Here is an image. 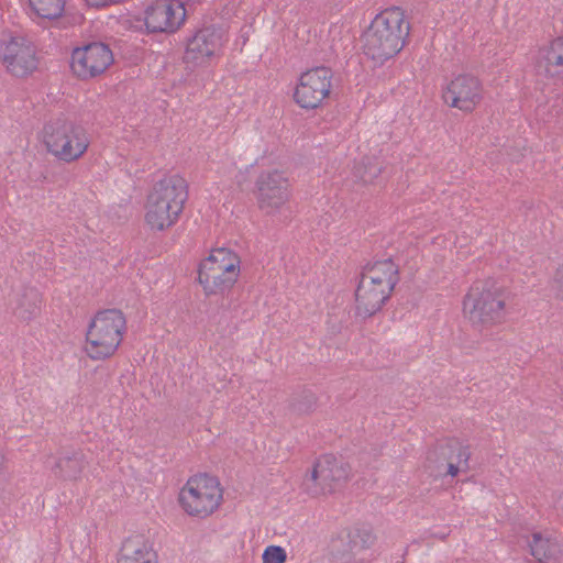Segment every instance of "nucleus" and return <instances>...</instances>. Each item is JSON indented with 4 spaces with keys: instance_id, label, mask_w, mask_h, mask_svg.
<instances>
[{
    "instance_id": "nucleus-18",
    "label": "nucleus",
    "mask_w": 563,
    "mask_h": 563,
    "mask_svg": "<svg viewBox=\"0 0 563 563\" xmlns=\"http://www.w3.org/2000/svg\"><path fill=\"white\" fill-rule=\"evenodd\" d=\"M86 466L84 453L80 450L62 449L51 466L52 473L64 481H76Z\"/></svg>"
},
{
    "instance_id": "nucleus-2",
    "label": "nucleus",
    "mask_w": 563,
    "mask_h": 563,
    "mask_svg": "<svg viewBox=\"0 0 563 563\" xmlns=\"http://www.w3.org/2000/svg\"><path fill=\"white\" fill-rule=\"evenodd\" d=\"M409 35V23L399 8H389L378 13L363 35L364 54L378 64L394 57L405 45Z\"/></svg>"
},
{
    "instance_id": "nucleus-25",
    "label": "nucleus",
    "mask_w": 563,
    "mask_h": 563,
    "mask_svg": "<svg viewBox=\"0 0 563 563\" xmlns=\"http://www.w3.org/2000/svg\"><path fill=\"white\" fill-rule=\"evenodd\" d=\"M317 407V397L311 390H300L294 393L289 398V411L297 416L309 415L314 411Z\"/></svg>"
},
{
    "instance_id": "nucleus-1",
    "label": "nucleus",
    "mask_w": 563,
    "mask_h": 563,
    "mask_svg": "<svg viewBox=\"0 0 563 563\" xmlns=\"http://www.w3.org/2000/svg\"><path fill=\"white\" fill-rule=\"evenodd\" d=\"M188 200V184L178 174L156 181L150 190L145 205V222L156 231L172 228L179 220Z\"/></svg>"
},
{
    "instance_id": "nucleus-32",
    "label": "nucleus",
    "mask_w": 563,
    "mask_h": 563,
    "mask_svg": "<svg viewBox=\"0 0 563 563\" xmlns=\"http://www.w3.org/2000/svg\"><path fill=\"white\" fill-rule=\"evenodd\" d=\"M427 462L428 467L431 468L432 474L434 473L435 475H442V468L446 465V462L443 461V457L438 455L433 457V461H429L427 459Z\"/></svg>"
},
{
    "instance_id": "nucleus-29",
    "label": "nucleus",
    "mask_w": 563,
    "mask_h": 563,
    "mask_svg": "<svg viewBox=\"0 0 563 563\" xmlns=\"http://www.w3.org/2000/svg\"><path fill=\"white\" fill-rule=\"evenodd\" d=\"M263 563H285L287 559L286 551L278 545H269L264 550Z\"/></svg>"
},
{
    "instance_id": "nucleus-22",
    "label": "nucleus",
    "mask_w": 563,
    "mask_h": 563,
    "mask_svg": "<svg viewBox=\"0 0 563 563\" xmlns=\"http://www.w3.org/2000/svg\"><path fill=\"white\" fill-rule=\"evenodd\" d=\"M531 554L541 563H556L561 554V548L555 540L543 538L541 533L532 534L529 543Z\"/></svg>"
},
{
    "instance_id": "nucleus-16",
    "label": "nucleus",
    "mask_w": 563,
    "mask_h": 563,
    "mask_svg": "<svg viewBox=\"0 0 563 563\" xmlns=\"http://www.w3.org/2000/svg\"><path fill=\"white\" fill-rule=\"evenodd\" d=\"M391 292V290L361 277L355 290L356 314L362 318L374 316L388 301Z\"/></svg>"
},
{
    "instance_id": "nucleus-21",
    "label": "nucleus",
    "mask_w": 563,
    "mask_h": 563,
    "mask_svg": "<svg viewBox=\"0 0 563 563\" xmlns=\"http://www.w3.org/2000/svg\"><path fill=\"white\" fill-rule=\"evenodd\" d=\"M537 63L539 70L547 76L563 78V36L540 48Z\"/></svg>"
},
{
    "instance_id": "nucleus-14",
    "label": "nucleus",
    "mask_w": 563,
    "mask_h": 563,
    "mask_svg": "<svg viewBox=\"0 0 563 563\" xmlns=\"http://www.w3.org/2000/svg\"><path fill=\"white\" fill-rule=\"evenodd\" d=\"M289 180L282 172H264L256 180L258 207L271 213L284 206L289 197Z\"/></svg>"
},
{
    "instance_id": "nucleus-19",
    "label": "nucleus",
    "mask_w": 563,
    "mask_h": 563,
    "mask_svg": "<svg viewBox=\"0 0 563 563\" xmlns=\"http://www.w3.org/2000/svg\"><path fill=\"white\" fill-rule=\"evenodd\" d=\"M361 277L377 286L383 288L385 287L386 289L394 291L395 286L400 279L399 267L391 258L376 261L373 264H367L363 268Z\"/></svg>"
},
{
    "instance_id": "nucleus-7",
    "label": "nucleus",
    "mask_w": 563,
    "mask_h": 563,
    "mask_svg": "<svg viewBox=\"0 0 563 563\" xmlns=\"http://www.w3.org/2000/svg\"><path fill=\"white\" fill-rule=\"evenodd\" d=\"M350 471L346 463L333 455H323L316 461L310 475L305 477L303 490L311 497L331 494L347 481Z\"/></svg>"
},
{
    "instance_id": "nucleus-20",
    "label": "nucleus",
    "mask_w": 563,
    "mask_h": 563,
    "mask_svg": "<svg viewBox=\"0 0 563 563\" xmlns=\"http://www.w3.org/2000/svg\"><path fill=\"white\" fill-rule=\"evenodd\" d=\"M118 563H157V554L142 536H134L123 542Z\"/></svg>"
},
{
    "instance_id": "nucleus-31",
    "label": "nucleus",
    "mask_w": 563,
    "mask_h": 563,
    "mask_svg": "<svg viewBox=\"0 0 563 563\" xmlns=\"http://www.w3.org/2000/svg\"><path fill=\"white\" fill-rule=\"evenodd\" d=\"M555 298L563 301V266L554 275Z\"/></svg>"
},
{
    "instance_id": "nucleus-11",
    "label": "nucleus",
    "mask_w": 563,
    "mask_h": 563,
    "mask_svg": "<svg viewBox=\"0 0 563 563\" xmlns=\"http://www.w3.org/2000/svg\"><path fill=\"white\" fill-rule=\"evenodd\" d=\"M222 29L213 25L202 27L187 40L183 60L187 65L201 66L216 56L223 45Z\"/></svg>"
},
{
    "instance_id": "nucleus-30",
    "label": "nucleus",
    "mask_w": 563,
    "mask_h": 563,
    "mask_svg": "<svg viewBox=\"0 0 563 563\" xmlns=\"http://www.w3.org/2000/svg\"><path fill=\"white\" fill-rule=\"evenodd\" d=\"M453 456L457 464L464 470L468 468V460L471 456L470 448L463 446L457 442V446L453 449Z\"/></svg>"
},
{
    "instance_id": "nucleus-10",
    "label": "nucleus",
    "mask_w": 563,
    "mask_h": 563,
    "mask_svg": "<svg viewBox=\"0 0 563 563\" xmlns=\"http://www.w3.org/2000/svg\"><path fill=\"white\" fill-rule=\"evenodd\" d=\"M186 9L179 0H155L145 10V26L151 33H174L185 22Z\"/></svg>"
},
{
    "instance_id": "nucleus-26",
    "label": "nucleus",
    "mask_w": 563,
    "mask_h": 563,
    "mask_svg": "<svg viewBox=\"0 0 563 563\" xmlns=\"http://www.w3.org/2000/svg\"><path fill=\"white\" fill-rule=\"evenodd\" d=\"M29 3L38 18L55 20L63 15L66 0H29Z\"/></svg>"
},
{
    "instance_id": "nucleus-3",
    "label": "nucleus",
    "mask_w": 563,
    "mask_h": 563,
    "mask_svg": "<svg viewBox=\"0 0 563 563\" xmlns=\"http://www.w3.org/2000/svg\"><path fill=\"white\" fill-rule=\"evenodd\" d=\"M463 313L478 331L499 324L506 317V297L493 280L475 282L463 300Z\"/></svg>"
},
{
    "instance_id": "nucleus-13",
    "label": "nucleus",
    "mask_w": 563,
    "mask_h": 563,
    "mask_svg": "<svg viewBox=\"0 0 563 563\" xmlns=\"http://www.w3.org/2000/svg\"><path fill=\"white\" fill-rule=\"evenodd\" d=\"M444 102L463 112H472L483 99V87L477 77L459 75L443 90Z\"/></svg>"
},
{
    "instance_id": "nucleus-9",
    "label": "nucleus",
    "mask_w": 563,
    "mask_h": 563,
    "mask_svg": "<svg viewBox=\"0 0 563 563\" xmlns=\"http://www.w3.org/2000/svg\"><path fill=\"white\" fill-rule=\"evenodd\" d=\"M112 63L113 54L109 46L92 42L73 51L70 68L75 76L86 80L101 75Z\"/></svg>"
},
{
    "instance_id": "nucleus-4",
    "label": "nucleus",
    "mask_w": 563,
    "mask_h": 563,
    "mask_svg": "<svg viewBox=\"0 0 563 563\" xmlns=\"http://www.w3.org/2000/svg\"><path fill=\"white\" fill-rule=\"evenodd\" d=\"M43 142L48 153L69 164L84 156L90 145V137L84 125L57 118L44 125Z\"/></svg>"
},
{
    "instance_id": "nucleus-15",
    "label": "nucleus",
    "mask_w": 563,
    "mask_h": 563,
    "mask_svg": "<svg viewBox=\"0 0 563 563\" xmlns=\"http://www.w3.org/2000/svg\"><path fill=\"white\" fill-rule=\"evenodd\" d=\"M375 536L367 529H356L332 543L333 554L343 563H364L366 558L358 555L375 542Z\"/></svg>"
},
{
    "instance_id": "nucleus-23",
    "label": "nucleus",
    "mask_w": 563,
    "mask_h": 563,
    "mask_svg": "<svg viewBox=\"0 0 563 563\" xmlns=\"http://www.w3.org/2000/svg\"><path fill=\"white\" fill-rule=\"evenodd\" d=\"M41 301V294L36 288H24L14 308V314L22 321H30L40 313Z\"/></svg>"
},
{
    "instance_id": "nucleus-8",
    "label": "nucleus",
    "mask_w": 563,
    "mask_h": 563,
    "mask_svg": "<svg viewBox=\"0 0 563 563\" xmlns=\"http://www.w3.org/2000/svg\"><path fill=\"white\" fill-rule=\"evenodd\" d=\"M333 71L325 66H318L302 73L294 99L302 109H316L330 96Z\"/></svg>"
},
{
    "instance_id": "nucleus-12",
    "label": "nucleus",
    "mask_w": 563,
    "mask_h": 563,
    "mask_svg": "<svg viewBox=\"0 0 563 563\" xmlns=\"http://www.w3.org/2000/svg\"><path fill=\"white\" fill-rule=\"evenodd\" d=\"M1 60L7 70L15 77L32 74L38 65L35 46L25 37H11L1 47Z\"/></svg>"
},
{
    "instance_id": "nucleus-6",
    "label": "nucleus",
    "mask_w": 563,
    "mask_h": 563,
    "mask_svg": "<svg viewBox=\"0 0 563 563\" xmlns=\"http://www.w3.org/2000/svg\"><path fill=\"white\" fill-rule=\"evenodd\" d=\"M222 500L219 481L207 474L191 476L180 490L179 503L184 510L200 518L210 516Z\"/></svg>"
},
{
    "instance_id": "nucleus-24",
    "label": "nucleus",
    "mask_w": 563,
    "mask_h": 563,
    "mask_svg": "<svg viewBox=\"0 0 563 563\" xmlns=\"http://www.w3.org/2000/svg\"><path fill=\"white\" fill-rule=\"evenodd\" d=\"M457 446L456 440H449L443 443L437 444L432 450L428 452V460L433 461L434 456L440 455L443 457V461L446 462V465L442 468V475H451L456 476L461 470H464L460 464H457L453 456V449Z\"/></svg>"
},
{
    "instance_id": "nucleus-17",
    "label": "nucleus",
    "mask_w": 563,
    "mask_h": 563,
    "mask_svg": "<svg viewBox=\"0 0 563 563\" xmlns=\"http://www.w3.org/2000/svg\"><path fill=\"white\" fill-rule=\"evenodd\" d=\"M214 267L212 263H200L198 282L207 296L222 294L238 280L239 273L234 269Z\"/></svg>"
},
{
    "instance_id": "nucleus-5",
    "label": "nucleus",
    "mask_w": 563,
    "mask_h": 563,
    "mask_svg": "<svg viewBox=\"0 0 563 563\" xmlns=\"http://www.w3.org/2000/svg\"><path fill=\"white\" fill-rule=\"evenodd\" d=\"M126 330V320L119 309L98 311L89 323L86 353L91 360L112 356L120 346Z\"/></svg>"
},
{
    "instance_id": "nucleus-28",
    "label": "nucleus",
    "mask_w": 563,
    "mask_h": 563,
    "mask_svg": "<svg viewBox=\"0 0 563 563\" xmlns=\"http://www.w3.org/2000/svg\"><path fill=\"white\" fill-rule=\"evenodd\" d=\"M383 173V167L374 157H365L355 167V176L363 183H373Z\"/></svg>"
},
{
    "instance_id": "nucleus-27",
    "label": "nucleus",
    "mask_w": 563,
    "mask_h": 563,
    "mask_svg": "<svg viewBox=\"0 0 563 563\" xmlns=\"http://www.w3.org/2000/svg\"><path fill=\"white\" fill-rule=\"evenodd\" d=\"M201 263H212L214 267L221 268L231 265L229 269H234L236 273H240V258L229 249L221 247L213 250Z\"/></svg>"
}]
</instances>
